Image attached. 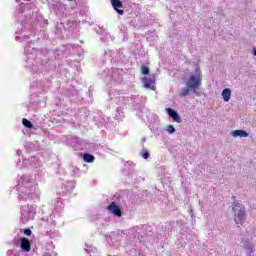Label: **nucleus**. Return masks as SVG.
<instances>
[{"mask_svg":"<svg viewBox=\"0 0 256 256\" xmlns=\"http://www.w3.org/2000/svg\"><path fill=\"white\" fill-rule=\"evenodd\" d=\"M22 125H24V127H27V129H31L33 127V124L31 123V121L27 120V118L22 119Z\"/></svg>","mask_w":256,"mask_h":256,"instance_id":"obj_11","label":"nucleus"},{"mask_svg":"<svg viewBox=\"0 0 256 256\" xmlns=\"http://www.w3.org/2000/svg\"><path fill=\"white\" fill-rule=\"evenodd\" d=\"M233 211L235 212V223H237V225L243 223V221H245V207L237 203L234 205Z\"/></svg>","mask_w":256,"mask_h":256,"instance_id":"obj_2","label":"nucleus"},{"mask_svg":"<svg viewBox=\"0 0 256 256\" xmlns=\"http://www.w3.org/2000/svg\"><path fill=\"white\" fill-rule=\"evenodd\" d=\"M144 87L146 89H152V91H155V78H147L145 77L143 79Z\"/></svg>","mask_w":256,"mask_h":256,"instance_id":"obj_6","label":"nucleus"},{"mask_svg":"<svg viewBox=\"0 0 256 256\" xmlns=\"http://www.w3.org/2000/svg\"><path fill=\"white\" fill-rule=\"evenodd\" d=\"M107 209L116 217H121L123 215V211H121V208H119V206L115 202L110 203Z\"/></svg>","mask_w":256,"mask_h":256,"instance_id":"obj_3","label":"nucleus"},{"mask_svg":"<svg viewBox=\"0 0 256 256\" xmlns=\"http://www.w3.org/2000/svg\"><path fill=\"white\" fill-rule=\"evenodd\" d=\"M254 55H255V57H256V49L254 50Z\"/></svg>","mask_w":256,"mask_h":256,"instance_id":"obj_16","label":"nucleus"},{"mask_svg":"<svg viewBox=\"0 0 256 256\" xmlns=\"http://www.w3.org/2000/svg\"><path fill=\"white\" fill-rule=\"evenodd\" d=\"M83 159H84L85 163H93V161H95V156H93L89 153H85L83 155Z\"/></svg>","mask_w":256,"mask_h":256,"instance_id":"obj_10","label":"nucleus"},{"mask_svg":"<svg viewBox=\"0 0 256 256\" xmlns=\"http://www.w3.org/2000/svg\"><path fill=\"white\" fill-rule=\"evenodd\" d=\"M32 233H33V232L31 231V229H29V228H25V229H24V235L31 236Z\"/></svg>","mask_w":256,"mask_h":256,"instance_id":"obj_15","label":"nucleus"},{"mask_svg":"<svg viewBox=\"0 0 256 256\" xmlns=\"http://www.w3.org/2000/svg\"><path fill=\"white\" fill-rule=\"evenodd\" d=\"M141 73H142V75H149V67L142 66Z\"/></svg>","mask_w":256,"mask_h":256,"instance_id":"obj_12","label":"nucleus"},{"mask_svg":"<svg viewBox=\"0 0 256 256\" xmlns=\"http://www.w3.org/2000/svg\"><path fill=\"white\" fill-rule=\"evenodd\" d=\"M166 131H168V133H175V127L173 125H168Z\"/></svg>","mask_w":256,"mask_h":256,"instance_id":"obj_13","label":"nucleus"},{"mask_svg":"<svg viewBox=\"0 0 256 256\" xmlns=\"http://www.w3.org/2000/svg\"><path fill=\"white\" fill-rule=\"evenodd\" d=\"M21 249L29 253L31 251V242L26 237L21 238Z\"/></svg>","mask_w":256,"mask_h":256,"instance_id":"obj_7","label":"nucleus"},{"mask_svg":"<svg viewBox=\"0 0 256 256\" xmlns=\"http://www.w3.org/2000/svg\"><path fill=\"white\" fill-rule=\"evenodd\" d=\"M222 97H223V100H224L226 103L229 102V100L231 99V89L225 88V89L222 91Z\"/></svg>","mask_w":256,"mask_h":256,"instance_id":"obj_9","label":"nucleus"},{"mask_svg":"<svg viewBox=\"0 0 256 256\" xmlns=\"http://www.w3.org/2000/svg\"><path fill=\"white\" fill-rule=\"evenodd\" d=\"M201 81H203V78H201V70H196V73L188 78L186 88L182 89L180 97H187L189 91L197 93V87H201Z\"/></svg>","mask_w":256,"mask_h":256,"instance_id":"obj_1","label":"nucleus"},{"mask_svg":"<svg viewBox=\"0 0 256 256\" xmlns=\"http://www.w3.org/2000/svg\"><path fill=\"white\" fill-rule=\"evenodd\" d=\"M167 114L169 115V117H171L172 119H174V121L176 123H181V116H179V114L177 113V111L173 110L172 108H167L166 109Z\"/></svg>","mask_w":256,"mask_h":256,"instance_id":"obj_5","label":"nucleus"},{"mask_svg":"<svg viewBox=\"0 0 256 256\" xmlns=\"http://www.w3.org/2000/svg\"><path fill=\"white\" fill-rule=\"evenodd\" d=\"M232 137H249V134L245 130H234L231 132Z\"/></svg>","mask_w":256,"mask_h":256,"instance_id":"obj_8","label":"nucleus"},{"mask_svg":"<svg viewBox=\"0 0 256 256\" xmlns=\"http://www.w3.org/2000/svg\"><path fill=\"white\" fill-rule=\"evenodd\" d=\"M111 5L118 15H123L125 13L124 10H121L123 7V2H121V0H111Z\"/></svg>","mask_w":256,"mask_h":256,"instance_id":"obj_4","label":"nucleus"},{"mask_svg":"<svg viewBox=\"0 0 256 256\" xmlns=\"http://www.w3.org/2000/svg\"><path fill=\"white\" fill-rule=\"evenodd\" d=\"M142 157H143V159H149V152L147 150H144L142 152Z\"/></svg>","mask_w":256,"mask_h":256,"instance_id":"obj_14","label":"nucleus"}]
</instances>
